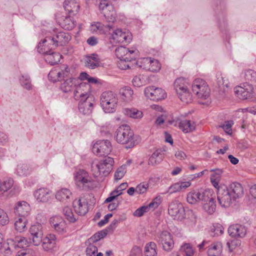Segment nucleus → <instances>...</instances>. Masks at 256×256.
<instances>
[{
    "instance_id": "obj_1",
    "label": "nucleus",
    "mask_w": 256,
    "mask_h": 256,
    "mask_svg": "<svg viewBox=\"0 0 256 256\" xmlns=\"http://www.w3.org/2000/svg\"><path fill=\"white\" fill-rule=\"evenodd\" d=\"M116 138L118 143L126 144V148H131L135 145L134 132L130 126L123 124L120 126L116 132Z\"/></svg>"
},
{
    "instance_id": "obj_2",
    "label": "nucleus",
    "mask_w": 256,
    "mask_h": 256,
    "mask_svg": "<svg viewBox=\"0 0 256 256\" xmlns=\"http://www.w3.org/2000/svg\"><path fill=\"white\" fill-rule=\"evenodd\" d=\"M114 160L110 157L106 158L99 162H93L92 164V172L94 177L100 175L108 176L112 169Z\"/></svg>"
},
{
    "instance_id": "obj_3",
    "label": "nucleus",
    "mask_w": 256,
    "mask_h": 256,
    "mask_svg": "<svg viewBox=\"0 0 256 256\" xmlns=\"http://www.w3.org/2000/svg\"><path fill=\"white\" fill-rule=\"evenodd\" d=\"M74 181L80 190H88L93 188L94 180L84 170H79L74 173Z\"/></svg>"
},
{
    "instance_id": "obj_4",
    "label": "nucleus",
    "mask_w": 256,
    "mask_h": 256,
    "mask_svg": "<svg viewBox=\"0 0 256 256\" xmlns=\"http://www.w3.org/2000/svg\"><path fill=\"white\" fill-rule=\"evenodd\" d=\"M116 94L111 91L104 92L100 96V104L105 112H113L117 104Z\"/></svg>"
},
{
    "instance_id": "obj_5",
    "label": "nucleus",
    "mask_w": 256,
    "mask_h": 256,
    "mask_svg": "<svg viewBox=\"0 0 256 256\" xmlns=\"http://www.w3.org/2000/svg\"><path fill=\"white\" fill-rule=\"evenodd\" d=\"M192 90L198 98L206 100L210 96V89L202 79H196L192 84Z\"/></svg>"
},
{
    "instance_id": "obj_6",
    "label": "nucleus",
    "mask_w": 256,
    "mask_h": 256,
    "mask_svg": "<svg viewBox=\"0 0 256 256\" xmlns=\"http://www.w3.org/2000/svg\"><path fill=\"white\" fill-rule=\"evenodd\" d=\"M217 198L220 204L224 208H228L236 200L230 192L228 188L224 186H220L217 191Z\"/></svg>"
},
{
    "instance_id": "obj_7",
    "label": "nucleus",
    "mask_w": 256,
    "mask_h": 256,
    "mask_svg": "<svg viewBox=\"0 0 256 256\" xmlns=\"http://www.w3.org/2000/svg\"><path fill=\"white\" fill-rule=\"evenodd\" d=\"M99 8L108 22H114L116 20V14L114 6L107 0H102L99 4Z\"/></svg>"
},
{
    "instance_id": "obj_8",
    "label": "nucleus",
    "mask_w": 256,
    "mask_h": 256,
    "mask_svg": "<svg viewBox=\"0 0 256 256\" xmlns=\"http://www.w3.org/2000/svg\"><path fill=\"white\" fill-rule=\"evenodd\" d=\"M115 54L118 58L124 60H134L139 55V52L136 49L129 50L124 46H120L116 49Z\"/></svg>"
},
{
    "instance_id": "obj_9",
    "label": "nucleus",
    "mask_w": 256,
    "mask_h": 256,
    "mask_svg": "<svg viewBox=\"0 0 256 256\" xmlns=\"http://www.w3.org/2000/svg\"><path fill=\"white\" fill-rule=\"evenodd\" d=\"M70 76L69 67L68 65L63 64L60 65L59 68L51 70L48 74V78L51 81L56 82L64 78H68Z\"/></svg>"
},
{
    "instance_id": "obj_10",
    "label": "nucleus",
    "mask_w": 256,
    "mask_h": 256,
    "mask_svg": "<svg viewBox=\"0 0 256 256\" xmlns=\"http://www.w3.org/2000/svg\"><path fill=\"white\" fill-rule=\"evenodd\" d=\"M112 150L110 142L108 140L97 141L93 146L92 151L94 154L99 156H107L110 154Z\"/></svg>"
},
{
    "instance_id": "obj_11",
    "label": "nucleus",
    "mask_w": 256,
    "mask_h": 256,
    "mask_svg": "<svg viewBox=\"0 0 256 256\" xmlns=\"http://www.w3.org/2000/svg\"><path fill=\"white\" fill-rule=\"evenodd\" d=\"M235 94L240 99L247 100L254 96V87L249 84L244 83L242 86L234 88Z\"/></svg>"
},
{
    "instance_id": "obj_12",
    "label": "nucleus",
    "mask_w": 256,
    "mask_h": 256,
    "mask_svg": "<svg viewBox=\"0 0 256 256\" xmlns=\"http://www.w3.org/2000/svg\"><path fill=\"white\" fill-rule=\"evenodd\" d=\"M90 86L88 83L81 82L76 87L74 98L76 100H82L91 98L90 94Z\"/></svg>"
},
{
    "instance_id": "obj_13",
    "label": "nucleus",
    "mask_w": 256,
    "mask_h": 256,
    "mask_svg": "<svg viewBox=\"0 0 256 256\" xmlns=\"http://www.w3.org/2000/svg\"><path fill=\"white\" fill-rule=\"evenodd\" d=\"M169 214L174 219L182 220L185 217V210L182 204L178 202L170 204L168 208Z\"/></svg>"
},
{
    "instance_id": "obj_14",
    "label": "nucleus",
    "mask_w": 256,
    "mask_h": 256,
    "mask_svg": "<svg viewBox=\"0 0 256 256\" xmlns=\"http://www.w3.org/2000/svg\"><path fill=\"white\" fill-rule=\"evenodd\" d=\"M30 239L34 246L40 245L42 241L43 226L40 223H36L31 226L29 230Z\"/></svg>"
},
{
    "instance_id": "obj_15",
    "label": "nucleus",
    "mask_w": 256,
    "mask_h": 256,
    "mask_svg": "<svg viewBox=\"0 0 256 256\" xmlns=\"http://www.w3.org/2000/svg\"><path fill=\"white\" fill-rule=\"evenodd\" d=\"M112 38L116 42L128 44L132 40V35L128 30L118 28L112 34Z\"/></svg>"
},
{
    "instance_id": "obj_16",
    "label": "nucleus",
    "mask_w": 256,
    "mask_h": 256,
    "mask_svg": "<svg viewBox=\"0 0 256 256\" xmlns=\"http://www.w3.org/2000/svg\"><path fill=\"white\" fill-rule=\"evenodd\" d=\"M145 96L153 100H159L164 99L166 97V93L161 88H156L154 86H150L144 89Z\"/></svg>"
},
{
    "instance_id": "obj_17",
    "label": "nucleus",
    "mask_w": 256,
    "mask_h": 256,
    "mask_svg": "<svg viewBox=\"0 0 256 256\" xmlns=\"http://www.w3.org/2000/svg\"><path fill=\"white\" fill-rule=\"evenodd\" d=\"M139 62L144 64V66L142 64L139 65V67L152 72H158L161 68V64L159 62L156 60L152 59L150 58H144L142 59L140 62H136L135 64H138Z\"/></svg>"
},
{
    "instance_id": "obj_18",
    "label": "nucleus",
    "mask_w": 256,
    "mask_h": 256,
    "mask_svg": "<svg viewBox=\"0 0 256 256\" xmlns=\"http://www.w3.org/2000/svg\"><path fill=\"white\" fill-rule=\"evenodd\" d=\"M158 242L162 245L163 249L166 251H170L174 248L172 236L167 231H164L160 234Z\"/></svg>"
},
{
    "instance_id": "obj_19",
    "label": "nucleus",
    "mask_w": 256,
    "mask_h": 256,
    "mask_svg": "<svg viewBox=\"0 0 256 256\" xmlns=\"http://www.w3.org/2000/svg\"><path fill=\"white\" fill-rule=\"evenodd\" d=\"M94 102V99L93 96L80 100L78 104V110L80 113L88 115L92 112Z\"/></svg>"
},
{
    "instance_id": "obj_20",
    "label": "nucleus",
    "mask_w": 256,
    "mask_h": 256,
    "mask_svg": "<svg viewBox=\"0 0 256 256\" xmlns=\"http://www.w3.org/2000/svg\"><path fill=\"white\" fill-rule=\"evenodd\" d=\"M30 204L25 201L18 202L14 208V213L20 217L26 218L30 212Z\"/></svg>"
},
{
    "instance_id": "obj_21",
    "label": "nucleus",
    "mask_w": 256,
    "mask_h": 256,
    "mask_svg": "<svg viewBox=\"0 0 256 256\" xmlns=\"http://www.w3.org/2000/svg\"><path fill=\"white\" fill-rule=\"evenodd\" d=\"M246 226L240 224H232L228 228L230 236L234 238H244L246 235Z\"/></svg>"
},
{
    "instance_id": "obj_22",
    "label": "nucleus",
    "mask_w": 256,
    "mask_h": 256,
    "mask_svg": "<svg viewBox=\"0 0 256 256\" xmlns=\"http://www.w3.org/2000/svg\"><path fill=\"white\" fill-rule=\"evenodd\" d=\"M73 206L75 212L78 215H84L88 212V202L84 198L75 200L73 202Z\"/></svg>"
},
{
    "instance_id": "obj_23",
    "label": "nucleus",
    "mask_w": 256,
    "mask_h": 256,
    "mask_svg": "<svg viewBox=\"0 0 256 256\" xmlns=\"http://www.w3.org/2000/svg\"><path fill=\"white\" fill-rule=\"evenodd\" d=\"M8 244L15 249L24 248L28 246V241L26 238L20 236H10L7 239Z\"/></svg>"
},
{
    "instance_id": "obj_24",
    "label": "nucleus",
    "mask_w": 256,
    "mask_h": 256,
    "mask_svg": "<svg viewBox=\"0 0 256 256\" xmlns=\"http://www.w3.org/2000/svg\"><path fill=\"white\" fill-rule=\"evenodd\" d=\"M54 36H46L45 38L40 42L38 44V50L40 53H44L46 52L45 51H46V48H43L44 44H46V43L48 44V50H52V49L55 48L58 46H55V43L56 41L55 40Z\"/></svg>"
},
{
    "instance_id": "obj_25",
    "label": "nucleus",
    "mask_w": 256,
    "mask_h": 256,
    "mask_svg": "<svg viewBox=\"0 0 256 256\" xmlns=\"http://www.w3.org/2000/svg\"><path fill=\"white\" fill-rule=\"evenodd\" d=\"M35 198L40 202H46L52 199L51 192L46 188H40L34 194Z\"/></svg>"
},
{
    "instance_id": "obj_26",
    "label": "nucleus",
    "mask_w": 256,
    "mask_h": 256,
    "mask_svg": "<svg viewBox=\"0 0 256 256\" xmlns=\"http://www.w3.org/2000/svg\"><path fill=\"white\" fill-rule=\"evenodd\" d=\"M85 66L91 69H94L100 66V59L96 54L86 56L84 58Z\"/></svg>"
},
{
    "instance_id": "obj_27",
    "label": "nucleus",
    "mask_w": 256,
    "mask_h": 256,
    "mask_svg": "<svg viewBox=\"0 0 256 256\" xmlns=\"http://www.w3.org/2000/svg\"><path fill=\"white\" fill-rule=\"evenodd\" d=\"M228 188L232 195L233 198L235 200L240 198L244 195L243 188L242 184L238 182H232Z\"/></svg>"
},
{
    "instance_id": "obj_28",
    "label": "nucleus",
    "mask_w": 256,
    "mask_h": 256,
    "mask_svg": "<svg viewBox=\"0 0 256 256\" xmlns=\"http://www.w3.org/2000/svg\"><path fill=\"white\" fill-rule=\"evenodd\" d=\"M64 8L70 14L75 15L78 12L80 5L75 0H66Z\"/></svg>"
},
{
    "instance_id": "obj_29",
    "label": "nucleus",
    "mask_w": 256,
    "mask_h": 256,
    "mask_svg": "<svg viewBox=\"0 0 256 256\" xmlns=\"http://www.w3.org/2000/svg\"><path fill=\"white\" fill-rule=\"evenodd\" d=\"M42 54H44V60L47 63L54 65L60 61L62 56L59 53L52 52L50 50Z\"/></svg>"
},
{
    "instance_id": "obj_30",
    "label": "nucleus",
    "mask_w": 256,
    "mask_h": 256,
    "mask_svg": "<svg viewBox=\"0 0 256 256\" xmlns=\"http://www.w3.org/2000/svg\"><path fill=\"white\" fill-rule=\"evenodd\" d=\"M242 76L246 81L245 83L249 84L252 86H256V72L254 70L251 69L244 70L242 73Z\"/></svg>"
},
{
    "instance_id": "obj_31",
    "label": "nucleus",
    "mask_w": 256,
    "mask_h": 256,
    "mask_svg": "<svg viewBox=\"0 0 256 256\" xmlns=\"http://www.w3.org/2000/svg\"><path fill=\"white\" fill-rule=\"evenodd\" d=\"M60 25L64 29L70 30L76 26V22L70 16H64L59 22Z\"/></svg>"
},
{
    "instance_id": "obj_32",
    "label": "nucleus",
    "mask_w": 256,
    "mask_h": 256,
    "mask_svg": "<svg viewBox=\"0 0 256 256\" xmlns=\"http://www.w3.org/2000/svg\"><path fill=\"white\" fill-rule=\"evenodd\" d=\"M188 82L184 78L176 79L174 82V87L176 94L188 90Z\"/></svg>"
},
{
    "instance_id": "obj_33",
    "label": "nucleus",
    "mask_w": 256,
    "mask_h": 256,
    "mask_svg": "<svg viewBox=\"0 0 256 256\" xmlns=\"http://www.w3.org/2000/svg\"><path fill=\"white\" fill-rule=\"evenodd\" d=\"M56 41V46H62L66 44L71 38V36L68 33L60 32L56 34L54 36Z\"/></svg>"
},
{
    "instance_id": "obj_34",
    "label": "nucleus",
    "mask_w": 256,
    "mask_h": 256,
    "mask_svg": "<svg viewBox=\"0 0 256 256\" xmlns=\"http://www.w3.org/2000/svg\"><path fill=\"white\" fill-rule=\"evenodd\" d=\"M222 250V244L220 242H214L208 246V256H220Z\"/></svg>"
},
{
    "instance_id": "obj_35",
    "label": "nucleus",
    "mask_w": 256,
    "mask_h": 256,
    "mask_svg": "<svg viewBox=\"0 0 256 256\" xmlns=\"http://www.w3.org/2000/svg\"><path fill=\"white\" fill-rule=\"evenodd\" d=\"M110 31L113 29L112 26L110 24L104 26L100 22H96L92 24L90 26V30L92 33L102 34L103 32V28Z\"/></svg>"
},
{
    "instance_id": "obj_36",
    "label": "nucleus",
    "mask_w": 256,
    "mask_h": 256,
    "mask_svg": "<svg viewBox=\"0 0 256 256\" xmlns=\"http://www.w3.org/2000/svg\"><path fill=\"white\" fill-rule=\"evenodd\" d=\"M180 128L184 133L192 132L195 129V124L193 122L184 120L179 122Z\"/></svg>"
},
{
    "instance_id": "obj_37",
    "label": "nucleus",
    "mask_w": 256,
    "mask_h": 256,
    "mask_svg": "<svg viewBox=\"0 0 256 256\" xmlns=\"http://www.w3.org/2000/svg\"><path fill=\"white\" fill-rule=\"evenodd\" d=\"M163 158V154H162L160 150H156L152 154L150 158L148 164L149 165L154 166L159 164Z\"/></svg>"
},
{
    "instance_id": "obj_38",
    "label": "nucleus",
    "mask_w": 256,
    "mask_h": 256,
    "mask_svg": "<svg viewBox=\"0 0 256 256\" xmlns=\"http://www.w3.org/2000/svg\"><path fill=\"white\" fill-rule=\"evenodd\" d=\"M133 90L129 86H124L120 90V94L121 98L124 101L128 102L132 100Z\"/></svg>"
},
{
    "instance_id": "obj_39",
    "label": "nucleus",
    "mask_w": 256,
    "mask_h": 256,
    "mask_svg": "<svg viewBox=\"0 0 256 256\" xmlns=\"http://www.w3.org/2000/svg\"><path fill=\"white\" fill-rule=\"evenodd\" d=\"M123 112L125 115L136 119L141 118L143 116L142 112L136 108H124Z\"/></svg>"
},
{
    "instance_id": "obj_40",
    "label": "nucleus",
    "mask_w": 256,
    "mask_h": 256,
    "mask_svg": "<svg viewBox=\"0 0 256 256\" xmlns=\"http://www.w3.org/2000/svg\"><path fill=\"white\" fill-rule=\"evenodd\" d=\"M74 79L71 78H67L62 82L60 86V90L65 93L70 92L75 86Z\"/></svg>"
},
{
    "instance_id": "obj_41",
    "label": "nucleus",
    "mask_w": 256,
    "mask_h": 256,
    "mask_svg": "<svg viewBox=\"0 0 256 256\" xmlns=\"http://www.w3.org/2000/svg\"><path fill=\"white\" fill-rule=\"evenodd\" d=\"M217 84L220 88L223 91H225L229 85V82L226 76L222 74H216Z\"/></svg>"
},
{
    "instance_id": "obj_42",
    "label": "nucleus",
    "mask_w": 256,
    "mask_h": 256,
    "mask_svg": "<svg viewBox=\"0 0 256 256\" xmlns=\"http://www.w3.org/2000/svg\"><path fill=\"white\" fill-rule=\"evenodd\" d=\"M71 195L72 192L68 189L63 188L56 192V198L59 201L64 202L68 199Z\"/></svg>"
},
{
    "instance_id": "obj_43",
    "label": "nucleus",
    "mask_w": 256,
    "mask_h": 256,
    "mask_svg": "<svg viewBox=\"0 0 256 256\" xmlns=\"http://www.w3.org/2000/svg\"><path fill=\"white\" fill-rule=\"evenodd\" d=\"M200 192V202H202L203 204L212 200L215 196L212 191L210 190H201Z\"/></svg>"
},
{
    "instance_id": "obj_44",
    "label": "nucleus",
    "mask_w": 256,
    "mask_h": 256,
    "mask_svg": "<svg viewBox=\"0 0 256 256\" xmlns=\"http://www.w3.org/2000/svg\"><path fill=\"white\" fill-rule=\"evenodd\" d=\"M200 190H193L188 193L187 201L190 204H194L200 202Z\"/></svg>"
},
{
    "instance_id": "obj_45",
    "label": "nucleus",
    "mask_w": 256,
    "mask_h": 256,
    "mask_svg": "<svg viewBox=\"0 0 256 256\" xmlns=\"http://www.w3.org/2000/svg\"><path fill=\"white\" fill-rule=\"evenodd\" d=\"M1 194L7 192L14 185V180L10 178H4L2 181L0 180Z\"/></svg>"
},
{
    "instance_id": "obj_46",
    "label": "nucleus",
    "mask_w": 256,
    "mask_h": 256,
    "mask_svg": "<svg viewBox=\"0 0 256 256\" xmlns=\"http://www.w3.org/2000/svg\"><path fill=\"white\" fill-rule=\"evenodd\" d=\"M156 245L154 242L147 244L144 248L145 256H157Z\"/></svg>"
},
{
    "instance_id": "obj_47",
    "label": "nucleus",
    "mask_w": 256,
    "mask_h": 256,
    "mask_svg": "<svg viewBox=\"0 0 256 256\" xmlns=\"http://www.w3.org/2000/svg\"><path fill=\"white\" fill-rule=\"evenodd\" d=\"M203 208L208 214H213L216 208V202L215 200V196L212 198V200L208 201V202H205L204 204Z\"/></svg>"
},
{
    "instance_id": "obj_48",
    "label": "nucleus",
    "mask_w": 256,
    "mask_h": 256,
    "mask_svg": "<svg viewBox=\"0 0 256 256\" xmlns=\"http://www.w3.org/2000/svg\"><path fill=\"white\" fill-rule=\"evenodd\" d=\"M16 172L20 176H26L30 174L32 168L26 164H20L18 166Z\"/></svg>"
},
{
    "instance_id": "obj_49",
    "label": "nucleus",
    "mask_w": 256,
    "mask_h": 256,
    "mask_svg": "<svg viewBox=\"0 0 256 256\" xmlns=\"http://www.w3.org/2000/svg\"><path fill=\"white\" fill-rule=\"evenodd\" d=\"M178 98L184 102L188 104L192 101V95L188 89L177 94Z\"/></svg>"
},
{
    "instance_id": "obj_50",
    "label": "nucleus",
    "mask_w": 256,
    "mask_h": 256,
    "mask_svg": "<svg viewBox=\"0 0 256 256\" xmlns=\"http://www.w3.org/2000/svg\"><path fill=\"white\" fill-rule=\"evenodd\" d=\"M26 218L20 217L14 223L16 230L20 232H24L26 228Z\"/></svg>"
},
{
    "instance_id": "obj_51",
    "label": "nucleus",
    "mask_w": 256,
    "mask_h": 256,
    "mask_svg": "<svg viewBox=\"0 0 256 256\" xmlns=\"http://www.w3.org/2000/svg\"><path fill=\"white\" fill-rule=\"evenodd\" d=\"M62 214L70 222H76V218L72 211L71 208L68 206H65L62 210Z\"/></svg>"
},
{
    "instance_id": "obj_52",
    "label": "nucleus",
    "mask_w": 256,
    "mask_h": 256,
    "mask_svg": "<svg viewBox=\"0 0 256 256\" xmlns=\"http://www.w3.org/2000/svg\"><path fill=\"white\" fill-rule=\"evenodd\" d=\"M21 85L26 89L30 90L32 88L31 80L27 74H23L20 79Z\"/></svg>"
},
{
    "instance_id": "obj_53",
    "label": "nucleus",
    "mask_w": 256,
    "mask_h": 256,
    "mask_svg": "<svg viewBox=\"0 0 256 256\" xmlns=\"http://www.w3.org/2000/svg\"><path fill=\"white\" fill-rule=\"evenodd\" d=\"M180 250L183 252L186 256H194L195 250L189 244H184L181 246Z\"/></svg>"
},
{
    "instance_id": "obj_54",
    "label": "nucleus",
    "mask_w": 256,
    "mask_h": 256,
    "mask_svg": "<svg viewBox=\"0 0 256 256\" xmlns=\"http://www.w3.org/2000/svg\"><path fill=\"white\" fill-rule=\"evenodd\" d=\"M122 194V192L120 191V190L118 188H117L115 190H113L110 192V196L106 198V200L104 201V202L108 203L114 200H118L116 198Z\"/></svg>"
},
{
    "instance_id": "obj_55",
    "label": "nucleus",
    "mask_w": 256,
    "mask_h": 256,
    "mask_svg": "<svg viewBox=\"0 0 256 256\" xmlns=\"http://www.w3.org/2000/svg\"><path fill=\"white\" fill-rule=\"evenodd\" d=\"M9 222V218L6 212L0 208V226H5Z\"/></svg>"
},
{
    "instance_id": "obj_56",
    "label": "nucleus",
    "mask_w": 256,
    "mask_h": 256,
    "mask_svg": "<svg viewBox=\"0 0 256 256\" xmlns=\"http://www.w3.org/2000/svg\"><path fill=\"white\" fill-rule=\"evenodd\" d=\"M161 202L160 197L156 196L148 205L146 206H148V211L150 210H154L159 206Z\"/></svg>"
},
{
    "instance_id": "obj_57",
    "label": "nucleus",
    "mask_w": 256,
    "mask_h": 256,
    "mask_svg": "<svg viewBox=\"0 0 256 256\" xmlns=\"http://www.w3.org/2000/svg\"><path fill=\"white\" fill-rule=\"evenodd\" d=\"M132 82L134 86L140 87L144 84L145 80L142 76L138 75L134 78Z\"/></svg>"
},
{
    "instance_id": "obj_58",
    "label": "nucleus",
    "mask_w": 256,
    "mask_h": 256,
    "mask_svg": "<svg viewBox=\"0 0 256 256\" xmlns=\"http://www.w3.org/2000/svg\"><path fill=\"white\" fill-rule=\"evenodd\" d=\"M87 256H96V254L98 252V248L96 246L92 244H89L86 250Z\"/></svg>"
},
{
    "instance_id": "obj_59",
    "label": "nucleus",
    "mask_w": 256,
    "mask_h": 256,
    "mask_svg": "<svg viewBox=\"0 0 256 256\" xmlns=\"http://www.w3.org/2000/svg\"><path fill=\"white\" fill-rule=\"evenodd\" d=\"M126 172V166L123 165L120 167L114 174V178L116 180L121 179L124 175Z\"/></svg>"
},
{
    "instance_id": "obj_60",
    "label": "nucleus",
    "mask_w": 256,
    "mask_h": 256,
    "mask_svg": "<svg viewBox=\"0 0 256 256\" xmlns=\"http://www.w3.org/2000/svg\"><path fill=\"white\" fill-rule=\"evenodd\" d=\"M148 187V184L146 182H142L139 184L136 188V192L138 194H142L146 192Z\"/></svg>"
},
{
    "instance_id": "obj_61",
    "label": "nucleus",
    "mask_w": 256,
    "mask_h": 256,
    "mask_svg": "<svg viewBox=\"0 0 256 256\" xmlns=\"http://www.w3.org/2000/svg\"><path fill=\"white\" fill-rule=\"evenodd\" d=\"M148 212V206H144L136 209L134 212L133 215L134 216L140 217L142 216L144 213Z\"/></svg>"
},
{
    "instance_id": "obj_62",
    "label": "nucleus",
    "mask_w": 256,
    "mask_h": 256,
    "mask_svg": "<svg viewBox=\"0 0 256 256\" xmlns=\"http://www.w3.org/2000/svg\"><path fill=\"white\" fill-rule=\"evenodd\" d=\"M210 172H214L210 176V179L216 180H220L221 178V175L223 171L221 169H212Z\"/></svg>"
},
{
    "instance_id": "obj_63",
    "label": "nucleus",
    "mask_w": 256,
    "mask_h": 256,
    "mask_svg": "<svg viewBox=\"0 0 256 256\" xmlns=\"http://www.w3.org/2000/svg\"><path fill=\"white\" fill-rule=\"evenodd\" d=\"M132 60H120L118 64V66L122 70L130 68L132 66Z\"/></svg>"
},
{
    "instance_id": "obj_64",
    "label": "nucleus",
    "mask_w": 256,
    "mask_h": 256,
    "mask_svg": "<svg viewBox=\"0 0 256 256\" xmlns=\"http://www.w3.org/2000/svg\"><path fill=\"white\" fill-rule=\"evenodd\" d=\"M224 228L220 224H216L213 226V228H212V230L213 232H214V236H220L223 234L224 232Z\"/></svg>"
}]
</instances>
